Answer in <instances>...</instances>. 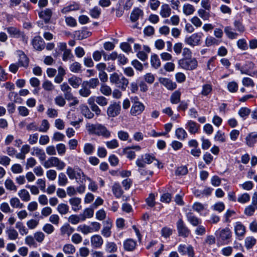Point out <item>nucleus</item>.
<instances>
[{"label":"nucleus","mask_w":257,"mask_h":257,"mask_svg":"<svg viewBox=\"0 0 257 257\" xmlns=\"http://www.w3.org/2000/svg\"><path fill=\"white\" fill-rule=\"evenodd\" d=\"M86 127L90 135L101 136L105 138H108L111 136L110 132L104 125L100 123H88L86 125Z\"/></svg>","instance_id":"obj_1"},{"label":"nucleus","mask_w":257,"mask_h":257,"mask_svg":"<svg viewBox=\"0 0 257 257\" xmlns=\"http://www.w3.org/2000/svg\"><path fill=\"white\" fill-rule=\"evenodd\" d=\"M66 174L70 179H75L79 183L83 184L85 182L86 176L79 167H68L66 169Z\"/></svg>","instance_id":"obj_2"},{"label":"nucleus","mask_w":257,"mask_h":257,"mask_svg":"<svg viewBox=\"0 0 257 257\" xmlns=\"http://www.w3.org/2000/svg\"><path fill=\"white\" fill-rule=\"evenodd\" d=\"M179 66L186 70L196 69L198 66V62L194 58H183L178 61Z\"/></svg>","instance_id":"obj_3"},{"label":"nucleus","mask_w":257,"mask_h":257,"mask_svg":"<svg viewBox=\"0 0 257 257\" xmlns=\"http://www.w3.org/2000/svg\"><path fill=\"white\" fill-rule=\"evenodd\" d=\"M43 165L46 168L56 167L59 170H63L66 166L63 161L56 157H51L49 158L44 162Z\"/></svg>","instance_id":"obj_4"},{"label":"nucleus","mask_w":257,"mask_h":257,"mask_svg":"<svg viewBox=\"0 0 257 257\" xmlns=\"http://www.w3.org/2000/svg\"><path fill=\"white\" fill-rule=\"evenodd\" d=\"M179 236L187 237L191 234L190 230L186 225L182 219H179L176 223Z\"/></svg>","instance_id":"obj_5"},{"label":"nucleus","mask_w":257,"mask_h":257,"mask_svg":"<svg viewBox=\"0 0 257 257\" xmlns=\"http://www.w3.org/2000/svg\"><path fill=\"white\" fill-rule=\"evenodd\" d=\"M155 160L156 159L154 156L146 154L142 156L141 158H138L136 163L139 168H144L146 164H150Z\"/></svg>","instance_id":"obj_6"},{"label":"nucleus","mask_w":257,"mask_h":257,"mask_svg":"<svg viewBox=\"0 0 257 257\" xmlns=\"http://www.w3.org/2000/svg\"><path fill=\"white\" fill-rule=\"evenodd\" d=\"M202 36V33H194L186 38L184 41L187 44L194 47L200 44Z\"/></svg>","instance_id":"obj_7"},{"label":"nucleus","mask_w":257,"mask_h":257,"mask_svg":"<svg viewBox=\"0 0 257 257\" xmlns=\"http://www.w3.org/2000/svg\"><path fill=\"white\" fill-rule=\"evenodd\" d=\"M120 110L121 107L119 103L114 102L108 107L107 114L109 117H114L119 114Z\"/></svg>","instance_id":"obj_8"},{"label":"nucleus","mask_w":257,"mask_h":257,"mask_svg":"<svg viewBox=\"0 0 257 257\" xmlns=\"http://www.w3.org/2000/svg\"><path fill=\"white\" fill-rule=\"evenodd\" d=\"M145 109L144 105L141 102L136 101L134 102L131 109L132 115L137 116L141 114Z\"/></svg>","instance_id":"obj_9"},{"label":"nucleus","mask_w":257,"mask_h":257,"mask_svg":"<svg viewBox=\"0 0 257 257\" xmlns=\"http://www.w3.org/2000/svg\"><path fill=\"white\" fill-rule=\"evenodd\" d=\"M178 250L182 255L188 254L190 257L195 256L193 247L190 245L187 246L184 244H180L178 246Z\"/></svg>","instance_id":"obj_10"},{"label":"nucleus","mask_w":257,"mask_h":257,"mask_svg":"<svg viewBox=\"0 0 257 257\" xmlns=\"http://www.w3.org/2000/svg\"><path fill=\"white\" fill-rule=\"evenodd\" d=\"M112 227V221L108 219L104 222L103 226L101 231V234L106 238L109 237L111 235V228Z\"/></svg>","instance_id":"obj_11"},{"label":"nucleus","mask_w":257,"mask_h":257,"mask_svg":"<svg viewBox=\"0 0 257 257\" xmlns=\"http://www.w3.org/2000/svg\"><path fill=\"white\" fill-rule=\"evenodd\" d=\"M90 242L93 248H98L103 244V239L100 235L95 234L91 237Z\"/></svg>","instance_id":"obj_12"},{"label":"nucleus","mask_w":257,"mask_h":257,"mask_svg":"<svg viewBox=\"0 0 257 257\" xmlns=\"http://www.w3.org/2000/svg\"><path fill=\"white\" fill-rule=\"evenodd\" d=\"M69 202L71 206L72 210L74 212H77L82 208L81 205V199L79 197H72L69 200Z\"/></svg>","instance_id":"obj_13"},{"label":"nucleus","mask_w":257,"mask_h":257,"mask_svg":"<svg viewBox=\"0 0 257 257\" xmlns=\"http://www.w3.org/2000/svg\"><path fill=\"white\" fill-rule=\"evenodd\" d=\"M215 234L219 235L222 240H225L229 239L231 236V231L228 228H225L222 229H219L216 231Z\"/></svg>","instance_id":"obj_14"},{"label":"nucleus","mask_w":257,"mask_h":257,"mask_svg":"<svg viewBox=\"0 0 257 257\" xmlns=\"http://www.w3.org/2000/svg\"><path fill=\"white\" fill-rule=\"evenodd\" d=\"M39 17L43 19L46 24L49 23L52 16V10L50 9H45L38 14Z\"/></svg>","instance_id":"obj_15"},{"label":"nucleus","mask_w":257,"mask_h":257,"mask_svg":"<svg viewBox=\"0 0 257 257\" xmlns=\"http://www.w3.org/2000/svg\"><path fill=\"white\" fill-rule=\"evenodd\" d=\"M188 221L193 226H197L202 223L201 220L195 216L191 212H187L186 214Z\"/></svg>","instance_id":"obj_16"},{"label":"nucleus","mask_w":257,"mask_h":257,"mask_svg":"<svg viewBox=\"0 0 257 257\" xmlns=\"http://www.w3.org/2000/svg\"><path fill=\"white\" fill-rule=\"evenodd\" d=\"M185 128L191 134H195L198 133L200 125L192 120H189L185 125Z\"/></svg>","instance_id":"obj_17"},{"label":"nucleus","mask_w":257,"mask_h":257,"mask_svg":"<svg viewBox=\"0 0 257 257\" xmlns=\"http://www.w3.org/2000/svg\"><path fill=\"white\" fill-rule=\"evenodd\" d=\"M34 48L38 51H41L45 48V42L40 36L35 37L32 41Z\"/></svg>","instance_id":"obj_18"},{"label":"nucleus","mask_w":257,"mask_h":257,"mask_svg":"<svg viewBox=\"0 0 257 257\" xmlns=\"http://www.w3.org/2000/svg\"><path fill=\"white\" fill-rule=\"evenodd\" d=\"M246 231L245 226L240 222H236L234 225V232L238 237H243Z\"/></svg>","instance_id":"obj_19"},{"label":"nucleus","mask_w":257,"mask_h":257,"mask_svg":"<svg viewBox=\"0 0 257 257\" xmlns=\"http://www.w3.org/2000/svg\"><path fill=\"white\" fill-rule=\"evenodd\" d=\"M123 245L125 250L132 251L136 247L137 242L132 238H128L124 241Z\"/></svg>","instance_id":"obj_20"},{"label":"nucleus","mask_w":257,"mask_h":257,"mask_svg":"<svg viewBox=\"0 0 257 257\" xmlns=\"http://www.w3.org/2000/svg\"><path fill=\"white\" fill-rule=\"evenodd\" d=\"M159 81L165 87L170 90L175 89L177 87L176 83L168 78H161L159 79Z\"/></svg>","instance_id":"obj_21"},{"label":"nucleus","mask_w":257,"mask_h":257,"mask_svg":"<svg viewBox=\"0 0 257 257\" xmlns=\"http://www.w3.org/2000/svg\"><path fill=\"white\" fill-rule=\"evenodd\" d=\"M246 144L249 147H253L255 143L257 142V133L253 132L249 133L246 137Z\"/></svg>","instance_id":"obj_22"},{"label":"nucleus","mask_w":257,"mask_h":257,"mask_svg":"<svg viewBox=\"0 0 257 257\" xmlns=\"http://www.w3.org/2000/svg\"><path fill=\"white\" fill-rule=\"evenodd\" d=\"M31 155L36 156L39 158L40 161H44L46 159L45 153L42 149L38 147H34L31 152Z\"/></svg>","instance_id":"obj_23"},{"label":"nucleus","mask_w":257,"mask_h":257,"mask_svg":"<svg viewBox=\"0 0 257 257\" xmlns=\"http://www.w3.org/2000/svg\"><path fill=\"white\" fill-rule=\"evenodd\" d=\"M171 14V9L168 4H163L160 11V16L163 18L170 17Z\"/></svg>","instance_id":"obj_24"},{"label":"nucleus","mask_w":257,"mask_h":257,"mask_svg":"<svg viewBox=\"0 0 257 257\" xmlns=\"http://www.w3.org/2000/svg\"><path fill=\"white\" fill-rule=\"evenodd\" d=\"M144 15L143 11L138 8H135L131 14V20L135 22L137 21L140 17H143Z\"/></svg>","instance_id":"obj_25"},{"label":"nucleus","mask_w":257,"mask_h":257,"mask_svg":"<svg viewBox=\"0 0 257 257\" xmlns=\"http://www.w3.org/2000/svg\"><path fill=\"white\" fill-rule=\"evenodd\" d=\"M129 83L128 80L124 76H122L115 86L119 88L121 91H125Z\"/></svg>","instance_id":"obj_26"},{"label":"nucleus","mask_w":257,"mask_h":257,"mask_svg":"<svg viewBox=\"0 0 257 257\" xmlns=\"http://www.w3.org/2000/svg\"><path fill=\"white\" fill-rule=\"evenodd\" d=\"M6 233L10 240H14L18 238V232L13 227L7 228L6 230Z\"/></svg>","instance_id":"obj_27"},{"label":"nucleus","mask_w":257,"mask_h":257,"mask_svg":"<svg viewBox=\"0 0 257 257\" xmlns=\"http://www.w3.org/2000/svg\"><path fill=\"white\" fill-rule=\"evenodd\" d=\"M91 91L88 86L84 82L81 84V87L79 90V94L83 97H88Z\"/></svg>","instance_id":"obj_28"},{"label":"nucleus","mask_w":257,"mask_h":257,"mask_svg":"<svg viewBox=\"0 0 257 257\" xmlns=\"http://www.w3.org/2000/svg\"><path fill=\"white\" fill-rule=\"evenodd\" d=\"M224 32L226 36L229 39H236L238 36V34L233 31L232 28L230 26H226L224 28Z\"/></svg>","instance_id":"obj_29"},{"label":"nucleus","mask_w":257,"mask_h":257,"mask_svg":"<svg viewBox=\"0 0 257 257\" xmlns=\"http://www.w3.org/2000/svg\"><path fill=\"white\" fill-rule=\"evenodd\" d=\"M19 64L23 67L27 68L29 65V60L27 56L22 51L19 52Z\"/></svg>","instance_id":"obj_30"},{"label":"nucleus","mask_w":257,"mask_h":257,"mask_svg":"<svg viewBox=\"0 0 257 257\" xmlns=\"http://www.w3.org/2000/svg\"><path fill=\"white\" fill-rule=\"evenodd\" d=\"M62 235H67L70 236L74 231V229L69 224H65L62 226L60 229Z\"/></svg>","instance_id":"obj_31"},{"label":"nucleus","mask_w":257,"mask_h":257,"mask_svg":"<svg viewBox=\"0 0 257 257\" xmlns=\"http://www.w3.org/2000/svg\"><path fill=\"white\" fill-rule=\"evenodd\" d=\"M93 208H87L84 210L82 213L80 214L81 216V220L85 221L86 218H91L93 216Z\"/></svg>","instance_id":"obj_32"},{"label":"nucleus","mask_w":257,"mask_h":257,"mask_svg":"<svg viewBox=\"0 0 257 257\" xmlns=\"http://www.w3.org/2000/svg\"><path fill=\"white\" fill-rule=\"evenodd\" d=\"M68 82L74 88H77L82 84V79L79 77L73 76L68 79Z\"/></svg>","instance_id":"obj_33"},{"label":"nucleus","mask_w":257,"mask_h":257,"mask_svg":"<svg viewBox=\"0 0 257 257\" xmlns=\"http://www.w3.org/2000/svg\"><path fill=\"white\" fill-rule=\"evenodd\" d=\"M105 250L108 253L115 252L117 250V247L115 242L107 241L105 244Z\"/></svg>","instance_id":"obj_34"},{"label":"nucleus","mask_w":257,"mask_h":257,"mask_svg":"<svg viewBox=\"0 0 257 257\" xmlns=\"http://www.w3.org/2000/svg\"><path fill=\"white\" fill-rule=\"evenodd\" d=\"M62 250L65 254H73L76 251V248L73 244L67 243L64 245Z\"/></svg>","instance_id":"obj_35"},{"label":"nucleus","mask_w":257,"mask_h":257,"mask_svg":"<svg viewBox=\"0 0 257 257\" xmlns=\"http://www.w3.org/2000/svg\"><path fill=\"white\" fill-rule=\"evenodd\" d=\"M18 194L23 201L28 202L31 199V196L29 192L25 189L20 190Z\"/></svg>","instance_id":"obj_36"},{"label":"nucleus","mask_w":257,"mask_h":257,"mask_svg":"<svg viewBox=\"0 0 257 257\" xmlns=\"http://www.w3.org/2000/svg\"><path fill=\"white\" fill-rule=\"evenodd\" d=\"M195 8L190 4H185L183 6V12L186 16L193 14Z\"/></svg>","instance_id":"obj_37"},{"label":"nucleus","mask_w":257,"mask_h":257,"mask_svg":"<svg viewBox=\"0 0 257 257\" xmlns=\"http://www.w3.org/2000/svg\"><path fill=\"white\" fill-rule=\"evenodd\" d=\"M112 191L113 194L117 198L120 197L123 193V191L118 183H114L113 184L112 187Z\"/></svg>","instance_id":"obj_38"},{"label":"nucleus","mask_w":257,"mask_h":257,"mask_svg":"<svg viewBox=\"0 0 257 257\" xmlns=\"http://www.w3.org/2000/svg\"><path fill=\"white\" fill-rule=\"evenodd\" d=\"M81 109L82 113L86 118L91 119L94 117V114L90 110L87 106L85 105H81Z\"/></svg>","instance_id":"obj_39"},{"label":"nucleus","mask_w":257,"mask_h":257,"mask_svg":"<svg viewBox=\"0 0 257 257\" xmlns=\"http://www.w3.org/2000/svg\"><path fill=\"white\" fill-rule=\"evenodd\" d=\"M181 92L179 90L174 91L171 95L170 101L172 104H177L180 102Z\"/></svg>","instance_id":"obj_40"},{"label":"nucleus","mask_w":257,"mask_h":257,"mask_svg":"<svg viewBox=\"0 0 257 257\" xmlns=\"http://www.w3.org/2000/svg\"><path fill=\"white\" fill-rule=\"evenodd\" d=\"M212 91V86L210 84L203 85L200 94L204 96H207L210 94Z\"/></svg>","instance_id":"obj_41"},{"label":"nucleus","mask_w":257,"mask_h":257,"mask_svg":"<svg viewBox=\"0 0 257 257\" xmlns=\"http://www.w3.org/2000/svg\"><path fill=\"white\" fill-rule=\"evenodd\" d=\"M175 135L178 139L184 140L187 137V134L185 130L180 127L176 129Z\"/></svg>","instance_id":"obj_42"},{"label":"nucleus","mask_w":257,"mask_h":257,"mask_svg":"<svg viewBox=\"0 0 257 257\" xmlns=\"http://www.w3.org/2000/svg\"><path fill=\"white\" fill-rule=\"evenodd\" d=\"M79 9V5L76 3H73L63 8L61 12L63 14H67L71 11L78 10Z\"/></svg>","instance_id":"obj_43"},{"label":"nucleus","mask_w":257,"mask_h":257,"mask_svg":"<svg viewBox=\"0 0 257 257\" xmlns=\"http://www.w3.org/2000/svg\"><path fill=\"white\" fill-rule=\"evenodd\" d=\"M57 210L60 214L63 215L69 212V207L66 204L60 203L58 205Z\"/></svg>","instance_id":"obj_44"},{"label":"nucleus","mask_w":257,"mask_h":257,"mask_svg":"<svg viewBox=\"0 0 257 257\" xmlns=\"http://www.w3.org/2000/svg\"><path fill=\"white\" fill-rule=\"evenodd\" d=\"M95 150V146L91 143H86L84 145L83 151L86 155L92 154Z\"/></svg>","instance_id":"obj_45"},{"label":"nucleus","mask_w":257,"mask_h":257,"mask_svg":"<svg viewBox=\"0 0 257 257\" xmlns=\"http://www.w3.org/2000/svg\"><path fill=\"white\" fill-rule=\"evenodd\" d=\"M151 64L153 67L158 69L161 66V62L158 56L153 54L151 58Z\"/></svg>","instance_id":"obj_46"},{"label":"nucleus","mask_w":257,"mask_h":257,"mask_svg":"<svg viewBox=\"0 0 257 257\" xmlns=\"http://www.w3.org/2000/svg\"><path fill=\"white\" fill-rule=\"evenodd\" d=\"M6 29L7 32L12 37H17L21 35V31L16 27H10Z\"/></svg>","instance_id":"obj_47"},{"label":"nucleus","mask_w":257,"mask_h":257,"mask_svg":"<svg viewBox=\"0 0 257 257\" xmlns=\"http://www.w3.org/2000/svg\"><path fill=\"white\" fill-rule=\"evenodd\" d=\"M16 227L17 228L21 235H24L28 233V229L25 226L23 223L18 221L16 224Z\"/></svg>","instance_id":"obj_48"},{"label":"nucleus","mask_w":257,"mask_h":257,"mask_svg":"<svg viewBox=\"0 0 257 257\" xmlns=\"http://www.w3.org/2000/svg\"><path fill=\"white\" fill-rule=\"evenodd\" d=\"M91 230V227L86 224L80 225L77 228V230L78 231L81 232L85 235L92 233Z\"/></svg>","instance_id":"obj_49"},{"label":"nucleus","mask_w":257,"mask_h":257,"mask_svg":"<svg viewBox=\"0 0 257 257\" xmlns=\"http://www.w3.org/2000/svg\"><path fill=\"white\" fill-rule=\"evenodd\" d=\"M11 205L14 208H22L24 205L21 203L20 199L17 197H13L10 200Z\"/></svg>","instance_id":"obj_50"},{"label":"nucleus","mask_w":257,"mask_h":257,"mask_svg":"<svg viewBox=\"0 0 257 257\" xmlns=\"http://www.w3.org/2000/svg\"><path fill=\"white\" fill-rule=\"evenodd\" d=\"M68 182L67 176L64 173H60L58 175V183L60 186H65Z\"/></svg>","instance_id":"obj_51"},{"label":"nucleus","mask_w":257,"mask_h":257,"mask_svg":"<svg viewBox=\"0 0 257 257\" xmlns=\"http://www.w3.org/2000/svg\"><path fill=\"white\" fill-rule=\"evenodd\" d=\"M5 186L7 189L16 192L17 190V187L12 180L7 179L5 182Z\"/></svg>","instance_id":"obj_52"},{"label":"nucleus","mask_w":257,"mask_h":257,"mask_svg":"<svg viewBox=\"0 0 257 257\" xmlns=\"http://www.w3.org/2000/svg\"><path fill=\"white\" fill-rule=\"evenodd\" d=\"M91 34V32L85 30L78 31L75 33V35L79 40L87 38L89 37Z\"/></svg>","instance_id":"obj_53"},{"label":"nucleus","mask_w":257,"mask_h":257,"mask_svg":"<svg viewBox=\"0 0 257 257\" xmlns=\"http://www.w3.org/2000/svg\"><path fill=\"white\" fill-rule=\"evenodd\" d=\"M81 216L80 215V214H79V215H76V214H72V215H71L69 217H68V221L71 223L72 224H78V223H79L80 222H82L83 221L82 220H81Z\"/></svg>","instance_id":"obj_54"},{"label":"nucleus","mask_w":257,"mask_h":257,"mask_svg":"<svg viewBox=\"0 0 257 257\" xmlns=\"http://www.w3.org/2000/svg\"><path fill=\"white\" fill-rule=\"evenodd\" d=\"M100 91L102 94L107 96L110 95L112 93L111 88L104 83L101 84Z\"/></svg>","instance_id":"obj_55"},{"label":"nucleus","mask_w":257,"mask_h":257,"mask_svg":"<svg viewBox=\"0 0 257 257\" xmlns=\"http://www.w3.org/2000/svg\"><path fill=\"white\" fill-rule=\"evenodd\" d=\"M256 209L257 205L251 204L245 207L244 213L246 215L250 216L253 215Z\"/></svg>","instance_id":"obj_56"},{"label":"nucleus","mask_w":257,"mask_h":257,"mask_svg":"<svg viewBox=\"0 0 257 257\" xmlns=\"http://www.w3.org/2000/svg\"><path fill=\"white\" fill-rule=\"evenodd\" d=\"M256 239L252 236H248L245 239V246L247 249H250L256 243Z\"/></svg>","instance_id":"obj_57"},{"label":"nucleus","mask_w":257,"mask_h":257,"mask_svg":"<svg viewBox=\"0 0 257 257\" xmlns=\"http://www.w3.org/2000/svg\"><path fill=\"white\" fill-rule=\"evenodd\" d=\"M214 140L215 141L219 142V143H224L226 141V137L224 133L221 131H218L215 135Z\"/></svg>","instance_id":"obj_58"},{"label":"nucleus","mask_w":257,"mask_h":257,"mask_svg":"<svg viewBox=\"0 0 257 257\" xmlns=\"http://www.w3.org/2000/svg\"><path fill=\"white\" fill-rule=\"evenodd\" d=\"M251 111L247 107H241L238 110V115L243 119H245L249 115Z\"/></svg>","instance_id":"obj_59"},{"label":"nucleus","mask_w":257,"mask_h":257,"mask_svg":"<svg viewBox=\"0 0 257 257\" xmlns=\"http://www.w3.org/2000/svg\"><path fill=\"white\" fill-rule=\"evenodd\" d=\"M101 14V10L98 7H94L89 11V15L94 19H98Z\"/></svg>","instance_id":"obj_60"},{"label":"nucleus","mask_w":257,"mask_h":257,"mask_svg":"<svg viewBox=\"0 0 257 257\" xmlns=\"http://www.w3.org/2000/svg\"><path fill=\"white\" fill-rule=\"evenodd\" d=\"M85 83L90 88H96L99 84V81L97 78H91L89 81H84Z\"/></svg>","instance_id":"obj_61"},{"label":"nucleus","mask_w":257,"mask_h":257,"mask_svg":"<svg viewBox=\"0 0 257 257\" xmlns=\"http://www.w3.org/2000/svg\"><path fill=\"white\" fill-rule=\"evenodd\" d=\"M50 127V124L47 119H43L42 121L40 127L38 128V131L40 132L46 133Z\"/></svg>","instance_id":"obj_62"},{"label":"nucleus","mask_w":257,"mask_h":257,"mask_svg":"<svg viewBox=\"0 0 257 257\" xmlns=\"http://www.w3.org/2000/svg\"><path fill=\"white\" fill-rule=\"evenodd\" d=\"M147 204L150 207H153L155 205V196L153 193H150L149 197L146 199Z\"/></svg>","instance_id":"obj_63"},{"label":"nucleus","mask_w":257,"mask_h":257,"mask_svg":"<svg viewBox=\"0 0 257 257\" xmlns=\"http://www.w3.org/2000/svg\"><path fill=\"white\" fill-rule=\"evenodd\" d=\"M42 87L45 90L49 91L53 90L55 88L54 85L53 84V83L48 80H45L43 82L42 84Z\"/></svg>","instance_id":"obj_64"}]
</instances>
